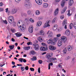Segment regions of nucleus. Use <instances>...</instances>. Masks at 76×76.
Here are the masks:
<instances>
[{"instance_id":"obj_6","label":"nucleus","mask_w":76,"mask_h":76,"mask_svg":"<svg viewBox=\"0 0 76 76\" xmlns=\"http://www.w3.org/2000/svg\"><path fill=\"white\" fill-rule=\"evenodd\" d=\"M24 6L29 9L32 7V5L29 2H27L24 4Z\"/></svg>"},{"instance_id":"obj_32","label":"nucleus","mask_w":76,"mask_h":76,"mask_svg":"<svg viewBox=\"0 0 76 76\" xmlns=\"http://www.w3.org/2000/svg\"><path fill=\"white\" fill-rule=\"evenodd\" d=\"M36 15H39V14H40V11L38 10H37L36 11Z\"/></svg>"},{"instance_id":"obj_7","label":"nucleus","mask_w":76,"mask_h":76,"mask_svg":"<svg viewBox=\"0 0 76 76\" xmlns=\"http://www.w3.org/2000/svg\"><path fill=\"white\" fill-rule=\"evenodd\" d=\"M34 48L36 51H38L39 49V47L38 44H34Z\"/></svg>"},{"instance_id":"obj_1","label":"nucleus","mask_w":76,"mask_h":76,"mask_svg":"<svg viewBox=\"0 0 76 76\" xmlns=\"http://www.w3.org/2000/svg\"><path fill=\"white\" fill-rule=\"evenodd\" d=\"M59 40V38L57 37H55L53 39H50L48 41V44H51L52 45H54L56 43L57 41Z\"/></svg>"},{"instance_id":"obj_39","label":"nucleus","mask_w":76,"mask_h":76,"mask_svg":"<svg viewBox=\"0 0 76 76\" xmlns=\"http://www.w3.org/2000/svg\"><path fill=\"white\" fill-rule=\"evenodd\" d=\"M62 64V63H60L58 65V66L60 68H61V67H62V65H61Z\"/></svg>"},{"instance_id":"obj_46","label":"nucleus","mask_w":76,"mask_h":76,"mask_svg":"<svg viewBox=\"0 0 76 76\" xmlns=\"http://www.w3.org/2000/svg\"><path fill=\"white\" fill-rule=\"evenodd\" d=\"M25 69L26 70H28V69H29V68L28 67V66H26V67H25Z\"/></svg>"},{"instance_id":"obj_9","label":"nucleus","mask_w":76,"mask_h":76,"mask_svg":"<svg viewBox=\"0 0 76 76\" xmlns=\"http://www.w3.org/2000/svg\"><path fill=\"white\" fill-rule=\"evenodd\" d=\"M47 34L48 35L49 38H51L53 37V32L50 31H48L47 33Z\"/></svg>"},{"instance_id":"obj_40","label":"nucleus","mask_w":76,"mask_h":76,"mask_svg":"<svg viewBox=\"0 0 76 76\" xmlns=\"http://www.w3.org/2000/svg\"><path fill=\"white\" fill-rule=\"evenodd\" d=\"M70 15H71L70 14V10H68V13H67V15L68 16H70Z\"/></svg>"},{"instance_id":"obj_34","label":"nucleus","mask_w":76,"mask_h":76,"mask_svg":"<svg viewBox=\"0 0 76 76\" xmlns=\"http://www.w3.org/2000/svg\"><path fill=\"white\" fill-rule=\"evenodd\" d=\"M67 52V48H65L63 50V52L64 54H66Z\"/></svg>"},{"instance_id":"obj_41","label":"nucleus","mask_w":76,"mask_h":76,"mask_svg":"<svg viewBox=\"0 0 76 76\" xmlns=\"http://www.w3.org/2000/svg\"><path fill=\"white\" fill-rule=\"evenodd\" d=\"M70 58V57L68 56L65 58V59L67 60H69Z\"/></svg>"},{"instance_id":"obj_54","label":"nucleus","mask_w":76,"mask_h":76,"mask_svg":"<svg viewBox=\"0 0 76 76\" xmlns=\"http://www.w3.org/2000/svg\"><path fill=\"white\" fill-rule=\"evenodd\" d=\"M33 58L34 61L36 60H37V57H36V56H34Z\"/></svg>"},{"instance_id":"obj_48","label":"nucleus","mask_w":76,"mask_h":76,"mask_svg":"<svg viewBox=\"0 0 76 76\" xmlns=\"http://www.w3.org/2000/svg\"><path fill=\"white\" fill-rule=\"evenodd\" d=\"M56 37H61V34H58L57 35Z\"/></svg>"},{"instance_id":"obj_12","label":"nucleus","mask_w":76,"mask_h":76,"mask_svg":"<svg viewBox=\"0 0 76 76\" xmlns=\"http://www.w3.org/2000/svg\"><path fill=\"white\" fill-rule=\"evenodd\" d=\"M15 35L17 37H21V35H22V34L20 32H19L15 33Z\"/></svg>"},{"instance_id":"obj_17","label":"nucleus","mask_w":76,"mask_h":76,"mask_svg":"<svg viewBox=\"0 0 76 76\" xmlns=\"http://www.w3.org/2000/svg\"><path fill=\"white\" fill-rule=\"evenodd\" d=\"M41 25H42V22L41 21H39L37 22L36 26L39 27V26H40Z\"/></svg>"},{"instance_id":"obj_5","label":"nucleus","mask_w":76,"mask_h":76,"mask_svg":"<svg viewBox=\"0 0 76 76\" xmlns=\"http://www.w3.org/2000/svg\"><path fill=\"white\" fill-rule=\"evenodd\" d=\"M8 20L10 23H12V22L14 20V18L11 16H9L8 18Z\"/></svg>"},{"instance_id":"obj_43","label":"nucleus","mask_w":76,"mask_h":76,"mask_svg":"<svg viewBox=\"0 0 76 76\" xmlns=\"http://www.w3.org/2000/svg\"><path fill=\"white\" fill-rule=\"evenodd\" d=\"M11 31H12V32L13 33L15 32V30L13 28H12L11 29Z\"/></svg>"},{"instance_id":"obj_19","label":"nucleus","mask_w":76,"mask_h":76,"mask_svg":"<svg viewBox=\"0 0 76 76\" xmlns=\"http://www.w3.org/2000/svg\"><path fill=\"white\" fill-rule=\"evenodd\" d=\"M63 45V42L61 41H58V46L60 47Z\"/></svg>"},{"instance_id":"obj_30","label":"nucleus","mask_w":76,"mask_h":76,"mask_svg":"<svg viewBox=\"0 0 76 76\" xmlns=\"http://www.w3.org/2000/svg\"><path fill=\"white\" fill-rule=\"evenodd\" d=\"M61 39L63 40V41H64V40L66 41V37L65 36H62L61 37Z\"/></svg>"},{"instance_id":"obj_50","label":"nucleus","mask_w":76,"mask_h":76,"mask_svg":"<svg viewBox=\"0 0 76 76\" xmlns=\"http://www.w3.org/2000/svg\"><path fill=\"white\" fill-rule=\"evenodd\" d=\"M30 70L31 71L34 72V69L32 68H30Z\"/></svg>"},{"instance_id":"obj_55","label":"nucleus","mask_w":76,"mask_h":76,"mask_svg":"<svg viewBox=\"0 0 76 76\" xmlns=\"http://www.w3.org/2000/svg\"><path fill=\"white\" fill-rule=\"evenodd\" d=\"M11 41L12 42H15V39H14L13 38H12L11 39Z\"/></svg>"},{"instance_id":"obj_27","label":"nucleus","mask_w":76,"mask_h":76,"mask_svg":"<svg viewBox=\"0 0 76 76\" xmlns=\"http://www.w3.org/2000/svg\"><path fill=\"white\" fill-rule=\"evenodd\" d=\"M58 13V9H56L55 12V15H57Z\"/></svg>"},{"instance_id":"obj_36","label":"nucleus","mask_w":76,"mask_h":76,"mask_svg":"<svg viewBox=\"0 0 76 76\" xmlns=\"http://www.w3.org/2000/svg\"><path fill=\"white\" fill-rule=\"evenodd\" d=\"M21 71L22 72H23V71H24L25 70V67L23 66H22L21 67Z\"/></svg>"},{"instance_id":"obj_20","label":"nucleus","mask_w":76,"mask_h":76,"mask_svg":"<svg viewBox=\"0 0 76 76\" xmlns=\"http://www.w3.org/2000/svg\"><path fill=\"white\" fill-rule=\"evenodd\" d=\"M73 3V0H69V6H72Z\"/></svg>"},{"instance_id":"obj_11","label":"nucleus","mask_w":76,"mask_h":76,"mask_svg":"<svg viewBox=\"0 0 76 76\" xmlns=\"http://www.w3.org/2000/svg\"><path fill=\"white\" fill-rule=\"evenodd\" d=\"M72 26H73L74 28L76 29V24L74 23L73 24L72 23L71 24L69 25L70 29H72Z\"/></svg>"},{"instance_id":"obj_60","label":"nucleus","mask_w":76,"mask_h":76,"mask_svg":"<svg viewBox=\"0 0 76 76\" xmlns=\"http://www.w3.org/2000/svg\"><path fill=\"white\" fill-rule=\"evenodd\" d=\"M49 66H53V63H50L49 64Z\"/></svg>"},{"instance_id":"obj_21","label":"nucleus","mask_w":76,"mask_h":76,"mask_svg":"<svg viewBox=\"0 0 76 76\" xmlns=\"http://www.w3.org/2000/svg\"><path fill=\"white\" fill-rule=\"evenodd\" d=\"M43 7L44 8H47L48 7V4L47 3H44L43 4Z\"/></svg>"},{"instance_id":"obj_4","label":"nucleus","mask_w":76,"mask_h":76,"mask_svg":"<svg viewBox=\"0 0 76 76\" xmlns=\"http://www.w3.org/2000/svg\"><path fill=\"white\" fill-rule=\"evenodd\" d=\"M51 23V21L50 20H48L45 23L43 26V28H47V27H48L50 26V24Z\"/></svg>"},{"instance_id":"obj_31","label":"nucleus","mask_w":76,"mask_h":76,"mask_svg":"<svg viewBox=\"0 0 76 76\" xmlns=\"http://www.w3.org/2000/svg\"><path fill=\"white\" fill-rule=\"evenodd\" d=\"M66 9H67V7H66L64 8V9L62 10L61 12V13L62 14H63V13H64L66 11Z\"/></svg>"},{"instance_id":"obj_45","label":"nucleus","mask_w":76,"mask_h":76,"mask_svg":"<svg viewBox=\"0 0 76 76\" xmlns=\"http://www.w3.org/2000/svg\"><path fill=\"white\" fill-rule=\"evenodd\" d=\"M64 18V15H61L60 17V18L61 19H63Z\"/></svg>"},{"instance_id":"obj_14","label":"nucleus","mask_w":76,"mask_h":76,"mask_svg":"<svg viewBox=\"0 0 76 76\" xmlns=\"http://www.w3.org/2000/svg\"><path fill=\"white\" fill-rule=\"evenodd\" d=\"M35 1L37 4H39V5H41L42 4V0H35Z\"/></svg>"},{"instance_id":"obj_2","label":"nucleus","mask_w":76,"mask_h":76,"mask_svg":"<svg viewBox=\"0 0 76 76\" xmlns=\"http://www.w3.org/2000/svg\"><path fill=\"white\" fill-rule=\"evenodd\" d=\"M53 56V53H51L50 55H48L46 56V58H48V60H51L53 63H57V61H55V60H57V58H51V57Z\"/></svg>"},{"instance_id":"obj_53","label":"nucleus","mask_w":76,"mask_h":76,"mask_svg":"<svg viewBox=\"0 0 76 76\" xmlns=\"http://www.w3.org/2000/svg\"><path fill=\"white\" fill-rule=\"evenodd\" d=\"M38 72L39 73H41V70H40V68L39 67L38 69Z\"/></svg>"},{"instance_id":"obj_29","label":"nucleus","mask_w":76,"mask_h":76,"mask_svg":"<svg viewBox=\"0 0 76 76\" xmlns=\"http://www.w3.org/2000/svg\"><path fill=\"white\" fill-rule=\"evenodd\" d=\"M24 50H29L30 49V47H24L23 48Z\"/></svg>"},{"instance_id":"obj_24","label":"nucleus","mask_w":76,"mask_h":76,"mask_svg":"<svg viewBox=\"0 0 76 76\" xmlns=\"http://www.w3.org/2000/svg\"><path fill=\"white\" fill-rule=\"evenodd\" d=\"M72 50V46H68L67 47V50L68 51H71Z\"/></svg>"},{"instance_id":"obj_25","label":"nucleus","mask_w":76,"mask_h":76,"mask_svg":"<svg viewBox=\"0 0 76 76\" xmlns=\"http://www.w3.org/2000/svg\"><path fill=\"white\" fill-rule=\"evenodd\" d=\"M39 34L40 35H44V31L43 30H41L40 31Z\"/></svg>"},{"instance_id":"obj_56","label":"nucleus","mask_w":76,"mask_h":76,"mask_svg":"<svg viewBox=\"0 0 76 76\" xmlns=\"http://www.w3.org/2000/svg\"><path fill=\"white\" fill-rule=\"evenodd\" d=\"M17 66H22V64H17Z\"/></svg>"},{"instance_id":"obj_42","label":"nucleus","mask_w":76,"mask_h":76,"mask_svg":"<svg viewBox=\"0 0 76 76\" xmlns=\"http://www.w3.org/2000/svg\"><path fill=\"white\" fill-rule=\"evenodd\" d=\"M27 14L28 15L31 14V11L30 10H29L27 11Z\"/></svg>"},{"instance_id":"obj_47","label":"nucleus","mask_w":76,"mask_h":76,"mask_svg":"<svg viewBox=\"0 0 76 76\" xmlns=\"http://www.w3.org/2000/svg\"><path fill=\"white\" fill-rule=\"evenodd\" d=\"M57 29V28H56L53 27V31H56V29Z\"/></svg>"},{"instance_id":"obj_61","label":"nucleus","mask_w":76,"mask_h":76,"mask_svg":"<svg viewBox=\"0 0 76 76\" xmlns=\"http://www.w3.org/2000/svg\"><path fill=\"white\" fill-rule=\"evenodd\" d=\"M3 5V4L2 2L0 3V6H2Z\"/></svg>"},{"instance_id":"obj_52","label":"nucleus","mask_w":76,"mask_h":76,"mask_svg":"<svg viewBox=\"0 0 76 76\" xmlns=\"http://www.w3.org/2000/svg\"><path fill=\"white\" fill-rule=\"evenodd\" d=\"M53 27H54L55 28H57L58 27V25L57 24H55L53 26Z\"/></svg>"},{"instance_id":"obj_10","label":"nucleus","mask_w":76,"mask_h":76,"mask_svg":"<svg viewBox=\"0 0 76 76\" xmlns=\"http://www.w3.org/2000/svg\"><path fill=\"white\" fill-rule=\"evenodd\" d=\"M34 27L32 26H30L28 28V31L30 33H32L33 32V29Z\"/></svg>"},{"instance_id":"obj_59","label":"nucleus","mask_w":76,"mask_h":76,"mask_svg":"<svg viewBox=\"0 0 76 76\" xmlns=\"http://www.w3.org/2000/svg\"><path fill=\"white\" fill-rule=\"evenodd\" d=\"M72 11H75V7H73L72 8Z\"/></svg>"},{"instance_id":"obj_35","label":"nucleus","mask_w":76,"mask_h":76,"mask_svg":"<svg viewBox=\"0 0 76 76\" xmlns=\"http://www.w3.org/2000/svg\"><path fill=\"white\" fill-rule=\"evenodd\" d=\"M42 45H43V46H44L45 47H47V45L46 44L44 43H42Z\"/></svg>"},{"instance_id":"obj_13","label":"nucleus","mask_w":76,"mask_h":76,"mask_svg":"<svg viewBox=\"0 0 76 76\" xmlns=\"http://www.w3.org/2000/svg\"><path fill=\"white\" fill-rule=\"evenodd\" d=\"M40 50L41 51H47L48 50L47 47H41L40 48Z\"/></svg>"},{"instance_id":"obj_57","label":"nucleus","mask_w":76,"mask_h":76,"mask_svg":"<svg viewBox=\"0 0 76 76\" xmlns=\"http://www.w3.org/2000/svg\"><path fill=\"white\" fill-rule=\"evenodd\" d=\"M16 2L17 3H19L20 1L21 0H15Z\"/></svg>"},{"instance_id":"obj_18","label":"nucleus","mask_w":76,"mask_h":76,"mask_svg":"<svg viewBox=\"0 0 76 76\" xmlns=\"http://www.w3.org/2000/svg\"><path fill=\"white\" fill-rule=\"evenodd\" d=\"M16 12H17V10L15 9H12L11 11V13H12V14H15V13H16Z\"/></svg>"},{"instance_id":"obj_63","label":"nucleus","mask_w":76,"mask_h":76,"mask_svg":"<svg viewBox=\"0 0 76 76\" xmlns=\"http://www.w3.org/2000/svg\"><path fill=\"white\" fill-rule=\"evenodd\" d=\"M64 28L65 29H67V25H66V24L65 25Z\"/></svg>"},{"instance_id":"obj_3","label":"nucleus","mask_w":76,"mask_h":76,"mask_svg":"<svg viewBox=\"0 0 76 76\" xmlns=\"http://www.w3.org/2000/svg\"><path fill=\"white\" fill-rule=\"evenodd\" d=\"M25 26L23 24V25H20L19 28V30L20 32H24L25 30V27H24Z\"/></svg>"},{"instance_id":"obj_64","label":"nucleus","mask_w":76,"mask_h":76,"mask_svg":"<svg viewBox=\"0 0 76 76\" xmlns=\"http://www.w3.org/2000/svg\"><path fill=\"white\" fill-rule=\"evenodd\" d=\"M24 38V39H28V37H23Z\"/></svg>"},{"instance_id":"obj_62","label":"nucleus","mask_w":76,"mask_h":76,"mask_svg":"<svg viewBox=\"0 0 76 76\" xmlns=\"http://www.w3.org/2000/svg\"><path fill=\"white\" fill-rule=\"evenodd\" d=\"M60 1V0H55V1L57 2V3L59 2Z\"/></svg>"},{"instance_id":"obj_51","label":"nucleus","mask_w":76,"mask_h":76,"mask_svg":"<svg viewBox=\"0 0 76 76\" xmlns=\"http://www.w3.org/2000/svg\"><path fill=\"white\" fill-rule=\"evenodd\" d=\"M42 19L43 18L42 17H39L38 18V19H39V20H42Z\"/></svg>"},{"instance_id":"obj_38","label":"nucleus","mask_w":76,"mask_h":76,"mask_svg":"<svg viewBox=\"0 0 76 76\" xmlns=\"http://www.w3.org/2000/svg\"><path fill=\"white\" fill-rule=\"evenodd\" d=\"M23 58H20L19 59V61L20 62H21V63H22L23 62Z\"/></svg>"},{"instance_id":"obj_15","label":"nucleus","mask_w":76,"mask_h":76,"mask_svg":"<svg viewBox=\"0 0 76 76\" xmlns=\"http://www.w3.org/2000/svg\"><path fill=\"white\" fill-rule=\"evenodd\" d=\"M29 54L32 55H35V54H37V52L34 50H32L30 51V52L29 53Z\"/></svg>"},{"instance_id":"obj_58","label":"nucleus","mask_w":76,"mask_h":76,"mask_svg":"<svg viewBox=\"0 0 76 76\" xmlns=\"http://www.w3.org/2000/svg\"><path fill=\"white\" fill-rule=\"evenodd\" d=\"M23 61L24 62V63H26V60L25 59H23Z\"/></svg>"},{"instance_id":"obj_28","label":"nucleus","mask_w":76,"mask_h":76,"mask_svg":"<svg viewBox=\"0 0 76 76\" xmlns=\"http://www.w3.org/2000/svg\"><path fill=\"white\" fill-rule=\"evenodd\" d=\"M66 24H67V20H65L63 21V26H64Z\"/></svg>"},{"instance_id":"obj_37","label":"nucleus","mask_w":76,"mask_h":76,"mask_svg":"<svg viewBox=\"0 0 76 76\" xmlns=\"http://www.w3.org/2000/svg\"><path fill=\"white\" fill-rule=\"evenodd\" d=\"M29 20L31 23H34V20L32 18L30 19Z\"/></svg>"},{"instance_id":"obj_33","label":"nucleus","mask_w":76,"mask_h":76,"mask_svg":"<svg viewBox=\"0 0 76 76\" xmlns=\"http://www.w3.org/2000/svg\"><path fill=\"white\" fill-rule=\"evenodd\" d=\"M56 21H57V18L56 17L53 20L52 23H55Z\"/></svg>"},{"instance_id":"obj_16","label":"nucleus","mask_w":76,"mask_h":76,"mask_svg":"<svg viewBox=\"0 0 76 76\" xmlns=\"http://www.w3.org/2000/svg\"><path fill=\"white\" fill-rule=\"evenodd\" d=\"M65 34L67 36H69L70 35V31L69 30H67L66 31Z\"/></svg>"},{"instance_id":"obj_8","label":"nucleus","mask_w":76,"mask_h":76,"mask_svg":"<svg viewBox=\"0 0 76 76\" xmlns=\"http://www.w3.org/2000/svg\"><path fill=\"white\" fill-rule=\"evenodd\" d=\"M49 48L50 50H52V51H54V50H56V47L55 46H53L51 45H50L49 47Z\"/></svg>"},{"instance_id":"obj_49","label":"nucleus","mask_w":76,"mask_h":76,"mask_svg":"<svg viewBox=\"0 0 76 76\" xmlns=\"http://www.w3.org/2000/svg\"><path fill=\"white\" fill-rule=\"evenodd\" d=\"M3 22L5 24H7V22L6 20H3Z\"/></svg>"},{"instance_id":"obj_23","label":"nucleus","mask_w":76,"mask_h":76,"mask_svg":"<svg viewBox=\"0 0 76 76\" xmlns=\"http://www.w3.org/2000/svg\"><path fill=\"white\" fill-rule=\"evenodd\" d=\"M65 0H63L61 1V6L62 7H63L64 6V4H65Z\"/></svg>"},{"instance_id":"obj_26","label":"nucleus","mask_w":76,"mask_h":76,"mask_svg":"<svg viewBox=\"0 0 76 76\" xmlns=\"http://www.w3.org/2000/svg\"><path fill=\"white\" fill-rule=\"evenodd\" d=\"M9 47L10 48V50H13V49H14V48H15V45H10L9 46Z\"/></svg>"},{"instance_id":"obj_44","label":"nucleus","mask_w":76,"mask_h":76,"mask_svg":"<svg viewBox=\"0 0 76 76\" xmlns=\"http://www.w3.org/2000/svg\"><path fill=\"white\" fill-rule=\"evenodd\" d=\"M38 62L39 64H42V61L41 60H39L38 61Z\"/></svg>"},{"instance_id":"obj_22","label":"nucleus","mask_w":76,"mask_h":76,"mask_svg":"<svg viewBox=\"0 0 76 76\" xmlns=\"http://www.w3.org/2000/svg\"><path fill=\"white\" fill-rule=\"evenodd\" d=\"M38 40L40 42H42L43 41V37H38Z\"/></svg>"}]
</instances>
